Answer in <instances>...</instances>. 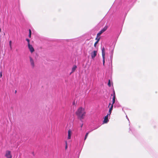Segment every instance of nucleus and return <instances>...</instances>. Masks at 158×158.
I'll use <instances>...</instances> for the list:
<instances>
[{
    "label": "nucleus",
    "mask_w": 158,
    "mask_h": 158,
    "mask_svg": "<svg viewBox=\"0 0 158 158\" xmlns=\"http://www.w3.org/2000/svg\"><path fill=\"white\" fill-rule=\"evenodd\" d=\"M76 114L78 118L82 120L85 115L86 112L84 108L80 107L76 111Z\"/></svg>",
    "instance_id": "f257e3e1"
},
{
    "label": "nucleus",
    "mask_w": 158,
    "mask_h": 158,
    "mask_svg": "<svg viewBox=\"0 0 158 158\" xmlns=\"http://www.w3.org/2000/svg\"><path fill=\"white\" fill-rule=\"evenodd\" d=\"M102 55L103 59V65H104L105 63V49L104 47H103L102 48Z\"/></svg>",
    "instance_id": "f03ea898"
},
{
    "label": "nucleus",
    "mask_w": 158,
    "mask_h": 158,
    "mask_svg": "<svg viewBox=\"0 0 158 158\" xmlns=\"http://www.w3.org/2000/svg\"><path fill=\"white\" fill-rule=\"evenodd\" d=\"M107 28L108 26H105V27L97 34V37L99 36L102 33L107 30Z\"/></svg>",
    "instance_id": "7ed1b4c3"
},
{
    "label": "nucleus",
    "mask_w": 158,
    "mask_h": 158,
    "mask_svg": "<svg viewBox=\"0 0 158 158\" xmlns=\"http://www.w3.org/2000/svg\"><path fill=\"white\" fill-rule=\"evenodd\" d=\"M29 58L31 66L32 68H33L35 66L34 60L31 56H30Z\"/></svg>",
    "instance_id": "20e7f679"
},
{
    "label": "nucleus",
    "mask_w": 158,
    "mask_h": 158,
    "mask_svg": "<svg viewBox=\"0 0 158 158\" xmlns=\"http://www.w3.org/2000/svg\"><path fill=\"white\" fill-rule=\"evenodd\" d=\"M72 134V132L71 130L69 129L68 131V139H70L71 138V136Z\"/></svg>",
    "instance_id": "39448f33"
},
{
    "label": "nucleus",
    "mask_w": 158,
    "mask_h": 158,
    "mask_svg": "<svg viewBox=\"0 0 158 158\" xmlns=\"http://www.w3.org/2000/svg\"><path fill=\"white\" fill-rule=\"evenodd\" d=\"M5 156L7 158H12V156L10 151H7L6 152Z\"/></svg>",
    "instance_id": "423d86ee"
},
{
    "label": "nucleus",
    "mask_w": 158,
    "mask_h": 158,
    "mask_svg": "<svg viewBox=\"0 0 158 158\" xmlns=\"http://www.w3.org/2000/svg\"><path fill=\"white\" fill-rule=\"evenodd\" d=\"M28 46L30 52L31 53H32L35 51L32 45L30 44H28Z\"/></svg>",
    "instance_id": "0eeeda50"
},
{
    "label": "nucleus",
    "mask_w": 158,
    "mask_h": 158,
    "mask_svg": "<svg viewBox=\"0 0 158 158\" xmlns=\"http://www.w3.org/2000/svg\"><path fill=\"white\" fill-rule=\"evenodd\" d=\"M97 53V51H94L91 53V56L92 59H94L96 56Z\"/></svg>",
    "instance_id": "6e6552de"
},
{
    "label": "nucleus",
    "mask_w": 158,
    "mask_h": 158,
    "mask_svg": "<svg viewBox=\"0 0 158 158\" xmlns=\"http://www.w3.org/2000/svg\"><path fill=\"white\" fill-rule=\"evenodd\" d=\"M108 115H107L106 116H105L104 118V120L103 121V123H107L108 121L109 120L108 119Z\"/></svg>",
    "instance_id": "1a4fd4ad"
},
{
    "label": "nucleus",
    "mask_w": 158,
    "mask_h": 158,
    "mask_svg": "<svg viewBox=\"0 0 158 158\" xmlns=\"http://www.w3.org/2000/svg\"><path fill=\"white\" fill-rule=\"evenodd\" d=\"M77 67L76 65H74L72 68V72L70 74L74 72L75 70L76 69Z\"/></svg>",
    "instance_id": "9d476101"
},
{
    "label": "nucleus",
    "mask_w": 158,
    "mask_h": 158,
    "mask_svg": "<svg viewBox=\"0 0 158 158\" xmlns=\"http://www.w3.org/2000/svg\"><path fill=\"white\" fill-rule=\"evenodd\" d=\"M112 100H113V102H112V105H113V104L115 102V96L114 92V96L113 97V98Z\"/></svg>",
    "instance_id": "9b49d317"
},
{
    "label": "nucleus",
    "mask_w": 158,
    "mask_h": 158,
    "mask_svg": "<svg viewBox=\"0 0 158 158\" xmlns=\"http://www.w3.org/2000/svg\"><path fill=\"white\" fill-rule=\"evenodd\" d=\"M100 37L98 38V40H97L94 43V47H96V45L98 44V41H99V40H100Z\"/></svg>",
    "instance_id": "f8f14e48"
},
{
    "label": "nucleus",
    "mask_w": 158,
    "mask_h": 158,
    "mask_svg": "<svg viewBox=\"0 0 158 158\" xmlns=\"http://www.w3.org/2000/svg\"><path fill=\"white\" fill-rule=\"evenodd\" d=\"M29 35L28 36L30 38H31V29H29Z\"/></svg>",
    "instance_id": "ddd939ff"
},
{
    "label": "nucleus",
    "mask_w": 158,
    "mask_h": 158,
    "mask_svg": "<svg viewBox=\"0 0 158 158\" xmlns=\"http://www.w3.org/2000/svg\"><path fill=\"white\" fill-rule=\"evenodd\" d=\"M65 149L66 150L67 148H68L67 142V141H65Z\"/></svg>",
    "instance_id": "4468645a"
},
{
    "label": "nucleus",
    "mask_w": 158,
    "mask_h": 158,
    "mask_svg": "<svg viewBox=\"0 0 158 158\" xmlns=\"http://www.w3.org/2000/svg\"><path fill=\"white\" fill-rule=\"evenodd\" d=\"M93 130H92L91 131H89V132H87V133L85 135V137H87V136H88V134H89V133L90 132H91L92 131H93Z\"/></svg>",
    "instance_id": "2eb2a0df"
},
{
    "label": "nucleus",
    "mask_w": 158,
    "mask_h": 158,
    "mask_svg": "<svg viewBox=\"0 0 158 158\" xmlns=\"http://www.w3.org/2000/svg\"><path fill=\"white\" fill-rule=\"evenodd\" d=\"M113 105H111V106L110 108H109V110L112 111V110L113 109Z\"/></svg>",
    "instance_id": "dca6fc26"
},
{
    "label": "nucleus",
    "mask_w": 158,
    "mask_h": 158,
    "mask_svg": "<svg viewBox=\"0 0 158 158\" xmlns=\"http://www.w3.org/2000/svg\"><path fill=\"white\" fill-rule=\"evenodd\" d=\"M108 85L110 87V86H111V84H110V80H109V81H108Z\"/></svg>",
    "instance_id": "f3484780"
},
{
    "label": "nucleus",
    "mask_w": 158,
    "mask_h": 158,
    "mask_svg": "<svg viewBox=\"0 0 158 158\" xmlns=\"http://www.w3.org/2000/svg\"><path fill=\"white\" fill-rule=\"evenodd\" d=\"M26 40L27 42H28V44H30V40L28 39H26Z\"/></svg>",
    "instance_id": "a211bd4d"
},
{
    "label": "nucleus",
    "mask_w": 158,
    "mask_h": 158,
    "mask_svg": "<svg viewBox=\"0 0 158 158\" xmlns=\"http://www.w3.org/2000/svg\"><path fill=\"white\" fill-rule=\"evenodd\" d=\"M111 111H110V110H109V113L107 115H109V116H110V115L111 113Z\"/></svg>",
    "instance_id": "6ab92c4d"
},
{
    "label": "nucleus",
    "mask_w": 158,
    "mask_h": 158,
    "mask_svg": "<svg viewBox=\"0 0 158 158\" xmlns=\"http://www.w3.org/2000/svg\"><path fill=\"white\" fill-rule=\"evenodd\" d=\"M11 43H12L11 41L10 40L9 42V46H12Z\"/></svg>",
    "instance_id": "aec40b11"
},
{
    "label": "nucleus",
    "mask_w": 158,
    "mask_h": 158,
    "mask_svg": "<svg viewBox=\"0 0 158 158\" xmlns=\"http://www.w3.org/2000/svg\"><path fill=\"white\" fill-rule=\"evenodd\" d=\"M2 77V72H0V78H1Z\"/></svg>",
    "instance_id": "412c9836"
},
{
    "label": "nucleus",
    "mask_w": 158,
    "mask_h": 158,
    "mask_svg": "<svg viewBox=\"0 0 158 158\" xmlns=\"http://www.w3.org/2000/svg\"><path fill=\"white\" fill-rule=\"evenodd\" d=\"M75 104V101H74L73 102V105H74Z\"/></svg>",
    "instance_id": "4be33fe9"
},
{
    "label": "nucleus",
    "mask_w": 158,
    "mask_h": 158,
    "mask_svg": "<svg viewBox=\"0 0 158 158\" xmlns=\"http://www.w3.org/2000/svg\"><path fill=\"white\" fill-rule=\"evenodd\" d=\"M10 49L11 50L12 49V46H10Z\"/></svg>",
    "instance_id": "5701e85b"
},
{
    "label": "nucleus",
    "mask_w": 158,
    "mask_h": 158,
    "mask_svg": "<svg viewBox=\"0 0 158 158\" xmlns=\"http://www.w3.org/2000/svg\"><path fill=\"white\" fill-rule=\"evenodd\" d=\"M98 37H97H97L96 38V40H98Z\"/></svg>",
    "instance_id": "b1692460"
},
{
    "label": "nucleus",
    "mask_w": 158,
    "mask_h": 158,
    "mask_svg": "<svg viewBox=\"0 0 158 158\" xmlns=\"http://www.w3.org/2000/svg\"><path fill=\"white\" fill-rule=\"evenodd\" d=\"M83 124H82L81 125V128L82 127V126H83Z\"/></svg>",
    "instance_id": "393cba45"
},
{
    "label": "nucleus",
    "mask_w": 158,
    "mask_h": 158,
    "mask_svg": "<svg viewBox=\"0 0 158 158\" xmlns=\"http://www.w3.org/2000/svg\"><path fill=\"white\" fill-rule=\"evenodd\" d=\"M87 137H85V139H84V140H85L87 138Z\"/></svg>",
    "instance_id": "a878e982"
},
{
    "label": "nucleus",
    "mask_w": 158,
    "mask_h": 158,
    "mask_svg": "<svg viewBox=\"0 0 158 158\" xmlns=\"http://www.w3.org/2000/svg\"><path fill=\"white\" fill-rule=\"evenodd\" d=\"M113 51H111V53H112V54H113Z\"/></svg>",
    "instance_id": "bb28decb"
},
{
    "label": "nucleus",
    "mask_w": 158,
    "mask_h": 158,
    "mask_svg": "<svg viewBox=\"0 0 158 158\" xmlns=\"http://www.w3.org/2000/svg\"><path fill=\"white\" fill-rule=\"evenodd\" d=\"M126 117H127V118L128 120V117H127V116H126Z\"/></svg>",
    "instance_id": "cd10ccee"
},
{
    "label": "nucleus",
    "mask_w": 158,
    "mask_h": 158,
    "mask_svg": "<svg viewBox=\"0 0 158 158\" xmlns=\"http://www.w3.org/2000/svg\"><path fill=\"white\" fill-rule=\"evenodd\" d=\"M1 28H0V32H1Z\"/></svg>",
    "instance_id": "c85d7f7f"
},
{
    "label": "nucleus",
    "mask_w": 158,
    "mask_h": 158,
    "mask_svg": "<svg viewBox=\"0 0 158 158\" xmlns=\"http://www.w3.org/2000/svg\"><path fill=\"white\" fill-rule=\"evenodd\" d=\"M110 105V103L109 104V105Z\"/></svg>",
    "instance_id": "c756f323"
}]
</instances>
